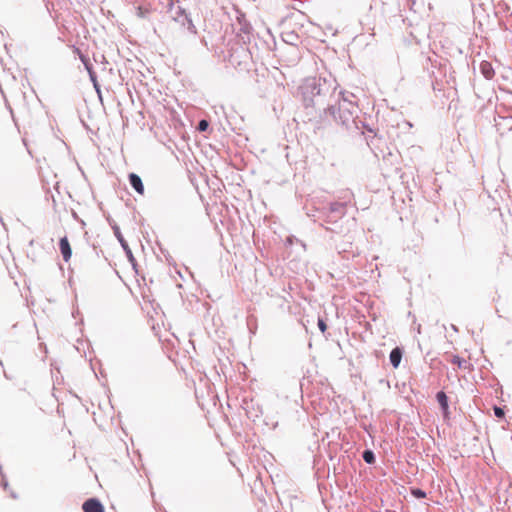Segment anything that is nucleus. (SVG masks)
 I'll use <instances>...</instances> for the list:
<instances>
[{"label":"nucleus","mask_w":512,"mask_h":512,"mask_svg":"<svg viewBox=\"0 0 512 512\" xmlns=\"http://www.w3.org/2000/svg\"><path fill=\"white\" fill-rule=\"evenodd\" d=\"M436 398H437V401L440 404L442 410L444 412H447V410H448V397H447V395L443 391H440V392L437 393Z\"/></svg>","instance_id":"obj_11"},{"label":"nucleus","mask_w":512,"mask_h":512,"mask_svg":"<svg viewBox=\"0 0 512 512\" xmlns=\"http://www.w3.org/2000/svg\"><path fill=\"white\" fill-rule=\"evenodd\" d=\"M59 248L62 254L63 260L68 262L71 258L72 251L67 237H63L59 241Z\"/></svg>","instance_id":"obj_7"},{"label":"nucleus","mask_w":512,"mask_h":512,"mask_svg":"<svg viewBox=\"0 0 512 512\" xmlns=\"http://www.w3.org/2000/svg\"><path fill=\"white\" fill-rule=\"evenodd\" d=\"M128 178H129V183L133 187V189L140 195H143L144 194V185L142 183L141 178L135 173H130Z\"/></svg>","instance_id":"obj_8"},{"label":"nucleus","mask_w":512,"mask_h":512,"mask_svg":"<svg viewBox=\"0 0 512 512\" xmlns=\"http://www.w3.org/2000/svg\"><path fill=\"white\" fill-rule=\"evenodd\" d=\"M480 71L486 79H492L495 74L492 64L488 61H482L480 63Z\"/></svg>","instance_id":"obj_9"},{"label":"nucleus","mask_w":512,"mask_h":512,"mask_svg":"<svg viewBox=\"0 0 512 512\" xmlns=\"http://www.w3.org/2000/svg\"><path fill=\"white\" fill-rule=\"evenodd\" d=\"M82 509L84 512H105L102 503L97 498H89L86 500Z\"/></svg>","instance_id":"obj_5"},{"label":"nucleus","mask_w":512,"mask_h":512,"mask_svg":"<svg viewBox=\"0 0 512 512\" xmlns=\"http://www.w3.org/2000/svg\"><path fill=\"white\" fill-rule=\"evenodd\" d=\"M364 461L368 464H373L375 462L374 453L371 450H365L362 455Z\"/></svg>","instance_id":"obj_14"},{"label":"nucleus","mask_w":512,"mask_h":512,"mask_svg":"<svg viewBox=\"0 0 512 512\" xmlns=\"http://www.w3.org/2000/svg\"><path fill=\"white\" fill-rule=\"evenodd\" d=\"M208 127V122L206 120H201L198 124L199 131H205Z\"/></svg>","instance_id":"obj_19"},{"label":"nucleus","mask_w":512,"mask_h":512,"mask_svg":"<svg viewBox=\"0 0 512 512\" xmlns=\"http://www.w3.org/2000/svg\"><path fill=\"white\" fill-rule=\"evenodd\" d=\"M285 36V41L289 43H293V41L298 39V36L294 33H286Z\"/></svg>","instance_id":"obj_17"},{"label":"nucleus","mask_w":512,"mask_h":512,"mask_svg":"<svg viewBox=\"0 0 512 512\" xmlns=\"http://www.w3.org/2000/svg\"><path fill=\"white\" fill-rule=\"evenodd\" d=\"M450 362L454 365H457L458 368L462 369V368H465L466 366V360L459 357L458 355H454L452 356Z\"/></svg>","instance_id":"obj_12"},{"label":"nucleus","mask_w":512,"mask_h":512,"mask_svg":"<svg viewBox=\"0 0 512 512\" xmlns=\"http://www.w3.org/2000/svg\"><path fill=\"white\" fill-rule=\"evenodd\" d=\"M401 359H402V351L398 347L394 348L390 352V356H389V360H390L391 365L394 368H397L399 366L400 362H401Z\"/></svg>","instance_id":"obj_10"},{"label":"nucleus","mask_w":512,"mask_h":512,"mask_svg":"<svg viewBox=\"0 0 512 512\" xmlns=\"http://www.w3.org/2000/svg\"><path fill=\"white\" fill-rule=\"evenodd\" d=\"M124 250L126 251L127 255H128L130 258H133L132 252H131V250H130V248H129V247H128V248H126V249H124Z\"/></svg>","instance_id":"obj_20"},{"label":"nucleus","mask_w":512,"mask_h":512,"mask_svg":"<svg viewBox=\"0 0 512 512\" xmlns=\"http://www.w3.org/2000/svg\"><path fill=\"white\" fill-rule=\"evenodd\" d=\"M411 494L415 497V498H425L426 497V492L419 489V488H414L411 490Z\"/></svg>","instance_id":"obj_15"},{"label":"nucleus","mask_w":512,"mask_h":512,"mask_svg":"<svg viewBox=\"0 0 512 512\" xmlns=\"http://www.w3.org/2000/svg\"><path fill=\"white\" fill-rule=\"evenodd\" d=\"M318 327L321 330V332H325L327 329V325H326L325 321L321 318L318 319Z\"/></svg>","instance_id":"obj_18"},{"label":"nucleus","mask_w":512,"mask_h":512,"mask_svg":"<svg viewBox=\"0 0 512 512\" xmlns=\"http://www.w3.org/2000/svg\"><path fill=\"white\" fill-rule=\"evenodd\" d=\"M336 105H328L327 112L334 118L335 121L342 125H348L353 122L357 112L355 96L353 93L346 91H339L336 95Z\"/></svg>","instance_id":"obj_2"},{"label":"nucleus","mask_w":512,"mask_h":512,"mask_svg":"<svg viewBox=\"0 0 512 512\" xmlns=\"http://www.w3.org/2000/svg\"><path fill=\"white\" fill-rule=\"evenodd\" d=\"M494 414L497 418H503L505 413L504 410L501 407L494 406Z\"/></svg>","instance_id":"obj_16"},{"label":"nucleus","mask_w":512,"mask_h":512,"mask_svg":"<svg viewBox=\"0 0 512 512\" xmlns=\"http://www.w3.org/2000/svg\"><path fill=\"white\" fill-rule=\"evenodd\" d=\"M80 58L89 74V78H90L91 82L93 83L95 90L98 93H100V86L97 81V75H96L95 71L93 70L92 64L90 63L89 59L86 58L85 56H81Z\"/></svg>","instance_id":"obj_6"},{"label":"nucleus","mask_w":512,"mask_h":512,"mask_svg":"<svg viewBox=\"0 0 512 512\" xmlns=\"http://www.w3.org/2000/svg\"><path fill=\"white\" fill-rule=\"evenodd\" d=\"M345 214V204L340 202H333L329 205V215L327 222H335Z\"/></svg>","instance_id":"obj_4"},{"label":"nucleus","mask_w":512,"mask_h":512,"mask_svg":"<svg viewBox=\"0 0 512 512\" xmlns=\"http://www.w3.org/2000/svg\"><path fill=\"white\" fill-rule=\"evenodd\" d=\"M336 88L326 81V79L310 77L306 78L300 86V92L303 103L306 107L324 105V97L331 92L335 94Z\"/></svg>","instance_id":"obj_1"},{"label":"nucleus","mask_w":512,"mask_h":512,"mask_svg":"<svg viewBox=\"0 0 512 512\" xmlns=\"http://www.w3.org/2000/svg\"><path fill=\"white\" fill-rule=\"evenodd\" d=\"M113 230H114L115 236L117 237V239L120 242V244L123 247V249L128 248V244L125 241L124 237L122 236V234L120 232V229L116 226V227L113 228Z\"/></svg>","instance_id":"obj_13"},{"label":"nucleus","mask_w":512,"mask_h":512,"mask_svg":"<svg viewBox=\"0 0 512 512\" xmlns=\"http://www.w3.org/2000/svg\"><path fill=\"white\" fill-rule=\"evenodd\" d=\"M169 14H170V17L175 22H178L183 27H186L189 32H191L193 34L197 33L195 25L193 24L192 20L189 18L186 11L181 6L171 3L170 8H169Z\"/></svg>","instance_id":"obj_3"}]
</instances>
